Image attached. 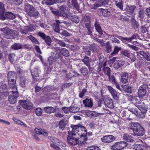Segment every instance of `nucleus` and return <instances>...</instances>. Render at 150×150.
<instances>
[{"label":"nucleus","mask_w":150,"mask_h":150,"mask_svg":"<svg viewBox=\"0 0 150 150\" xmlns=\"http://www.w3.org/2000/svg\"><path fill=\"white\" fill-rule=\"evenodd\" d=\"M56 42L61 47H65L66 46L65 43L61 40L57 39Z\"/></svg>","instance_id":"60"},{"label":"nucleus","mask_w":150,"mask_h":150,"mask_svg":"<svg viewBox=\"0 0 150 150\" xmlns=\"http://www.w3.org/2000/svg\"><path fill=\"white\" fill-rule=\"evenodd\" d=\"M68 135L67 138V142L70 145L73 146L77 144H79L80 143L78 142V137H76V133H74L69 131L68 132Z\"/></svg>","instance_id":"4"},{"label":"nucleus","mask_w":150,"mask_h":150,"mask_svg":"<svg viewBox=\"0 0 150 150\" xmlns=\"http://www.w3.org/2000/svg\"><path fill=\"white\" fill-rule=\"evenodd\" d=\"M56 50H58L62 54L63 56L67 57L69 55V52L68 50L64 48H62L61 49L60 47H57L56 48Z\"/></svg>","instance_id":"19"},{"label":"nucleus","mask_w":150,"mask_h":150,"mask_svg":"<svg viewBox=\"0 0 150 150\" xmlns=\"http://www.w3.org/2000/svg\"><path fill=\"white\" fill-rule=\"evenodd\" d=\"M83 134L84 133H83V134L81 133V137L79 139L78 137V142H79V143L81 142L80 144H83L86 140V137Z\"/></svg>","instance_id":"36"},{"label":"nucleus","mask_w":150,"mask_h":150,"mask_svg":"<svg viewBox=\"0 0 150 150\" xmlns=\"http://www.w3.org/2000/svg\"><path fill=\"white\" fill-rule=\"evenodd\" d=\"M79 125H71V127L72 128V130L71 131H70V132H72L73 133H76V132H80V130L79 129Z\"/></svg>","instance_id":"41"},{"label":"nucleus","mask_w":150,"mask_h":150,"mask_svg":"<svg viewBox=\"0 0 150 150\" xmlns=\"http://www.w3.org/2000/svg\"><path fill=\"white\" fill-rule=\"evenodd\" d=\"M1 86L2 89L3 90V93H4L5 95H6L7 93H8V92H9L7 89L6 85L5 84H2Z\"/></svg>","instance_id":"54"},{"label":"nucleus","mask_w":150,"mask_h":150,"mask_svg":"<svg viewBox=\"0 0 150 150\" xmlns=\"http://www.w3.org/2000/svg\"><path fill=\"white\" fill-rule=\"evenodd\" d=\"M95 29L101 35H103V31L101 29L100 25L99 23L96 21L94 24Z\"/></svg>","instance_id":"26"},{"label":"nucleus","mask_w":150,"mask_h":150,"mask_svg":"<svg viewBox=\"0 0 150 150\" xmlns=\"http://www.w3.org/2000/svg\"><path fill=\"white\" fill-rule=\"evenodd\" d=\"M8 82L9 87L12 89H13V91H17V89L16 86V80L13 79L11 80L10 79H8Z\"/></svg>","instance_id":"14"},{"label":"nucleus","mask_w":150,"mask_h":150,"mask_svg":"<svg viewBox=\"0 0 150 150\" xmlns=\"http://www.w3.org/2000/svg\"><path fill=\"white\" fill-rule=\"evenodd\" d=\"M55 2V0H45L44 3L47 5H51L54 4Z\"/></svg>","instance_id":"56"},{"label":"nucleus","mask_w":150,"mask_h":150,"mask_svg":"<svg viewBox=\"0 0 150 150\" xmlns=\"http://www.w3.org/2000/svg\"><path fill=\"white\" fill-rule=\"evenodd\" d=\"M122 88L126 92L131 93L132 92L131 86L129 85H122Z\"/></svg>","instance_id":"37"},{"label":"nucleus","mask_w":150,"mask_h":150,"mask_svg":"<svg viewBox=\"0 0 150 150\" xmlns=\"http://www.w3.org/2000/svg\"><path fill=\"white\" fill-rule=\"evenodd\" d=\"M127 143L124 142H117L111 146V149L113 150H120L127 146Z\"/></svg>","instance_id":"8"},{"label":"nucleus","mask_w":150,"mask_h":150,"mask_svg":"<svg viewBox=\"0 0 150 150\" xmlns=\"http://www.w3.org/2000/svg\"><path fill=\"white\" fill-rule=\"evenodd\" d=\"M89 47L93 53L96 52H97L98 47L95 44H92Z\"/></svg>","instance_id":"42"},{"label":"nucleus","mask_w":150,"mask_h":150,"mask_svg":"<svg viewBox=\"0 0 150 150\" xmlns=\"http://www.w3.org/2000/svg\"><path fill=\"white\" fill-rule=\"evenodd\" d=\"M136 6H128L127 7V12L129 14H132L136 8Z\"/></svg>","instance_id":"33"},{"label":"nucleus","mask_w":150,"mask_h":150,"mask_svg":"<svg viewBox=\"0 0 150 150\" xmlns=\"http://www.w3.org/2000/svg\"><path fill=\"white\" fill-rule=\"evenodd\" d=\"M62 23L59 20H56L53 25V29L54 31L58 33L60 31L59 26Z\"/></svg>","instance_id":"18"},{"label":"nucleus","mask_w":150,"mask_h":150,"mask_svg":"<svg viewBox=\"0 0 150 150\" xmlns=\"http://www.w3.org/2000/svg\"><path fill=\"white\" fill-rule=\"evenodd\" d=\"M44 40H45V42L48 45L50 46L51 45V43L52 42V40L50 37L47 36Z\"/></svg>","instance_id":"51"},{"label":"nucleus","mask_w":150,"mask_h":150,"mask_svg":"<svg viewBox=\"0 0 150 150\" xmlns=\"http://www.w3.org/2000/svg\"><path fill=\"white\" fill-rule=\"evenodd\" d=\"M8 80L10 79L11 80L15 79L16 80L17 76L15 72L14 71H10L8 72L7 74Z\"/></svg>","instance_id":"21"},{"label":"nucleus","mask_w":150,"mask_h":150,"mask_svg":"<svg viewBox=\"0 0 150 150\" xmlns=\"http://www.w3.org/2000/svg\"><path fill=\"white\" fill-rule=\"evenodd\" d=\"M80 108L78 107L71 106L69 108V111L71 113H76L78 112Z\"/></svg>","instance_id":"39"},{"label":"nucleus","mask_w":150,"mask_h":150,"mask_svg":"<svg viewBox=\"0 0 150 150\" xmlns=\"http://www.w3.org/2000/svg\"><path fill=\"white\" fill-rule=\"evenodd\" d=\"M121 50L120 47H118L117 46L115 47L113 51L111 53L112 55L114 54H116L118 53L119 51Z\"/></svg>","instance_id":"57"},{"label":"nucleus","mask_w":150,"mask_h":150,"mask_svg":"<svg viewBox=\"0 0 150 150\" xmlns=\"http://www.w3.org/2000/svg\"><path fill=\"white\" fill-rule=\"evenodd\" d=\"M0 30L3 32L4 37L6 38L12 39L19 35L18 32L15 30L10 29L7 27L1 28Z\"/></svg>","instance_id":"1"},{"label":"nucleus","mask_w":150,"mask_h":150,"mask_svg":"<svg viewBox=\"0 0 150 150\" xmlns=\"http://www.w3.org/2000/svg\"><path fill=\"white\" fill-rule=\"evenodd\" d=\"M125 63V61L120 60L115 63L114 65V67L117 69H119L122 67Z\"/></svg>","instance_id":"35"},{"label":"nucleus","mask_w":150,"mask_h":150,"mask_svg":"<svg viewBox=\"0 0 150 150\" xmlns=\"http://www.w3.org/2000/svg\"><path fill=\"white\" fill-rule=\"evenodd\" d=\"M98 147L96 146H88L86 148V150H97Z\"/></svg>","instance_id":"64"},{"label":"nucleus","mask_w":150,"mask_h":150,"mask_svg":"<svg viewBox=\"0 0 150 150\" xmlns=\"http://www.w3.org/2000/svg\"><path fill=\"white\" fill-rule=\"evenodd\" d=\"M115 4L116 6L121 10H122L123 2L122 0H119V1H115Z\"/></svg>","instance_id":"43"},{"label":"nucleus","mask_w":150,"mask_h":150,"mask_svg":"<svg viewBox=\"0 0 150 150\" xmlns=\"http://www.w3.org/2000/svg\"><path fill=\"white\" fill-rule=\"evenodd\" d=\"M105 51L108 53H110L112 50V46L109 41H108L105 45Z\"/></svg>","instance_id":"24"},{"label":"nucleus","mask_w":150,"mask_h":150,"mask_svg":"<svg viewBox=\"0 0 150 150\" xmlns=\"http://www.w3.org/2000/svg\"><path fill=\"white\" fill-rule=\"evenodd\" d=\"M121 54L128 57H129L130 56V53L126 50H122L121 52Z\"/></svg>","instance_id":"62"},{"label":"nucleus","mask_w":150,"mask_h":150,"mask_svg":"<svg viewBox=\"0 0 150 150\" xmlns=\"http://www.w3.org/2000/svg\"><path fill=\"white\" fill-rule=\"evenodd\" d=\"M132 102L137 107L140 111H142L143 112H146L147 110V108L143 102H142L140 99H138L136 98L133 99Z\"/></svg>","instance_id":"5"},{"label":"nucleus","mask_w":150,"mask_h":150,"mask_svg":"<svg viewBox=\"0 0 150 150\" xmlns=\"http://www.w3.org/2000/svg\"><path fill=\"white\" fill-rule=\"evenodd\" d=\"M83 49L84 52L86 53V54L90 56L91 55V52L90 48L88 47H83Z\"/></svg>","instance_id":"49"},{"label":"nucleus","mask_w":150,"mask_h":150,"mask_svg":"<svg viewBox=\"0 0 150 150\" xmlns=\"http://www.w3.org/2000/svg\"><path fill=\"white\" fill-rule=\"evenodd\" d=\"M83 20L85 23V25H91V18L89 16L85 15L84 16Z\"/></svg>","instance_id":"40"},{"label":"nucleus","mask_w":150,"mask_h":150,"mask_svg":"<svg viewBox=\"0 0 150 150\" xmlns=\"http://www.w3.org/2000/svg\"><path fill=\"white\" fill-rule=\"evenodd\" d=\"M11 48L14 50H20L23 48V45L19 43H15L11 46Z\"/></svg>","instance_id":"25"},{"label":"nucleus","mask_w":150,"mask_h":150,"mask_svg":"<svg viewBox=\"0 0 150 150\" xmlns=\"http://www.w3.org/2000/svg\"><path fill=\"white\" fill-rule=\"evenodd\" d=\"M61 56L59 53H57L56 54H55L54 57L52 56H51L48 57V59L49 61V64H50L52 63V60H54V59H59L60 58Z\"/></svg>","instance_id":"30"},{"label":"nucleus","mask_w":150,"mask_h":150,"mask_svg":"<svg viewBox=\"0 0 150 150\" xmlns=\"http://www.w3.org/2000/svg\"><path fill=\"white\" fill-rule=\"evenodd\" d=\"M82 61L86 65H89V64H90V58L87 56H85L84 58L82 59Z\"/></svg>","instance_id":"47"},{"label":"nucleus","mask_w":150,"mask_h":150,"mask_svg":"<svg viewBox=\"0 0 150 150\" xmlns=\"http://www.w3.org/2000/svg\"><path fill=\"white\" fill-rule=\"evenodd\" d=\"M58 125L59 128L63 130L66 125V122L64 120H61L59 121Z\"/></svg>","instance_id":"45"},{"label":"nucleus","mask_w":150,"mask_h":150,"mask_svg":"<svg viewBox=\"0 0 150 150\" xmlns=\"http://www.w3.org/2000/svg\"><path fill=\"white\" fill-rule=\"evenodd\" d=\"M104 102L105 105L108 108H113V102L111 99L106 98L104 99Z\"/></svg>","instance_id":"17"},{"label":"nucleus","mask_w":150,"mask_h":150,"mask_svg":"<svg viewBox=\"0 0 150 150\" xmlns=\"http://www.w3.org/2000/svg\"><path fill=\"white\" fill-rule=\"evenodd\" d=\"M66 18L76 23H78L79 21V18L78 16L74 15L70 13L69 14Z\"/></svg>","instance_id":"12"},{"label":"nucleus","mask_w":150,"mask_h":150,"mask_svg":"<svg viewBox=\"0 0 150 150\" xmlns=\"http://www.w3.org/2000/svg\"><path fill=\"white\" fill-rule=\"evenodd\" d=\"M115 140V138L112 135L105 136L101 138V140L102 142L110 143Z\"/></svg>","instance_id":"10"},{"label":"nucleus","mask_w":150,"mask_h":150,"mask_svg":"<svg viewBox=\"0 0 150 150\" xmlns=\"http://www.w3.org/2000/svg\"><path fill=\"white\" fill-rule=\"evenodd\" d=\"M108 89L114 98L115 100H117L119 98L117 96V92L112 87L110 86H108Z\"/></svg>","instance_id":"15"},{"label":"nucleus","mask_w":150,"mask_h":150,"mask_svg":"<svg viewBox=\"0 0 150 150\" xmlns=\"http://www.w3.org/2000/svg\"><path fill=\"white\" fill-rule=\"evenodd\" d=\"M123 139L127 142H134V139L131 135L129 136L127 134H124L123 136Z\"/></svg>","instance_id":"28"},{"label":"nucleus","mask_w":150,"mask_h":150,"mask_svg":"<svg viewBox=\"0 0 150 150\" xmlns=\"http://www.w3.org/2000/svg\"><path fill=\"white\" fill-rule=\"evenodd\" d=\"M100 11L102 13L104 17L109 16L111 14L110 12L108 11L107 9H103L100 8L99 9Z\"/></svg>","instance_id":"34"},{"label":"nucleus","mask_w":150,"mask_h":150,"mask_svg":"<svg viewBox=\"0 0 150 150\" xmlns=\"http://www.w3.org/2000/svg\"><path fill=\"white\" fill-rule=\"evenodd\" d=\"M25 9L28 15L31 17L36 19L40 16L39 12L32 5H25Z\"/></svg>","instance_id":"2"},{"label":"nucleus","mask_w":150,"mask_h":150,"mask_svg":"<svg viewBox=\"0 0 150 150\" xmlns=\"http://www.w3.org/2000/svg\"><path fill=\"white\" fill-rule=\"evenodd\" d=\"M20 85L23 88L25 87L26 84L27 83L26 79L24 77H21L20 78Z\"/></svg>","instance_id":"38"},{"label":"nucleus","mask_w":150,"mask_h":150,"mask_svg":"<svg viewBox=\"0 0 150 150\" xmlns=\"http://www.w3.org/2000/svg\"><path fill=\"white\" fill-rule=\"evenodd\" d=\"M28 29V28L27 26H24L23 28H20L19 31L22 34H26L29 32Z\"/></svg>","instance_id":"46"},{"label":"nucleus","mask_w":150,"mask_h":150,"mask_svg":"<svg viewBox=\"0 0 150 150\" xmlns=\"http://www.w3.org/2000/svg\"><path fill=\"white\" fill-rule=\"evenodd\" d=\"M121 81L122 83H125L128 81V74L126 73H124L121 76Z\"/></svg>","instance_id":"29"},{"label":"nucleus","mask_w":150,"mask_h":150,"mask_svg":"<svg viewBox=\"0 0 150 150\" xmlns=\"http://www.w3.org/2000/svg\"><path fill=\"white\" fill-rule=\"evenodd\" d=\"M34 130L36 133L38 134H42L44 136H47L48 135L47 132H46L44 129H41V128H35Z\"/></svg>","instance_id":"20"},{"label":"nucleus","mask_w":150,"mask_h":150,"mask_svg":"<svg viewBox=\"0 0 150 150\" xmlns=\"http://www.w3.org/2000/svg\"><path fill=\"white\" fill-rule=\"evenodd\" d=\"M31 72L33 78L35 81H37L39 79V76L38 72V70L37 69H35L34 71L32 70L31 71Z\"/></svg>","instance_id":"32"},{"label":"nucleus","mask_w":150,"mask_h":150,"mask_svg":"<svg viewBox=\"0 0 150 150\" xmlns=\"http://www.w3.org/2000/svg\"><path fill=\"white\" fill-rule=\"evenodd\" d=\"M104 72L108 76H110V69L108 67H105L103 68Z\"/></svg>","instance_id":"55"},{"label":"nucleus","mask_w":150,"mask_h":150,"mask_svg":"<svg viewBox=\"0 0 150 150\" xmlns=\"http://www.w3.org/2000/svg\"><path fill=\"white\" fill-rule=\"evenodd\" d=\"M56 107V106L55 108L52 107H45L44 108V110L46 113H53L55 112L56 110H57L59 109L58 108H57Z\"/></svg>","instance_id":"16"},{"label":"nucleus","mask_w":150,"mask_h":150,"mask_svg":"<svg viewBox=\"0 0 150 150\" xmlns=\"http://www.w3.org/2000/svg\"><path fill=\"white\" fill-rule=\"evenodd\" d=\"M71 3L74 7L77 10H79L80 9V6L79 5L77 2L76 0H72Z\"/></svg>","instance_id":"48"},{"label":"nucleus","mask_w":150,"mask_h":150,"mask_svg":"<svg viewBox=\"0 0 150 150\" xmlns=\"http://www.w3.org/2000/svg\"><path fill=\"white\" fill-rule=\"evenodd\" d=\"M134 133L135 135L142 136L144 134L145 131L143 128L141 126L139 128V129L137 130Z\"/></svg>","instance_id":"22"},{"label":"nucleus","mask_w":150,"mask_h":150,"mask_svg":"<svg viewBox=\"0 0 150 150\" xmlns=\"http://www.w3.org/2000/svg\"><path fill=\"white\" fill-rule=\"evenodd\" d=\"M81 73L83 75L86 76L88 73V70L87 68L85 67H83L80 69Z\"/></svg>","instance_id":"44"},{"label":"nucleus","mask_w":150,"mask_h":150,"mask_svg":"<svg viewBox=\"0 0 150 150\" xmlns=\"http://www.w3.org/2000/svg\"><path fill=\"white\" fill-rule=\"evenodd\" d=\"M83 103L86 107L91 108L93 105L92 101L90 99H86L83 100Z\"/></svg>","instance_id":"23"},{"label":"nucleus","mask_w":150,"mask_h":150,"mask_svg":"<svg viewBox=\"0 0 150 150\" xmlns=\"http://www.w3.org/2000/svg\"><path fill=\"white\" fill-rule=\"evenodd\" d=\"M149 87L147 84H142L140 86L138 90V95L140 98H142L146 94V89Z\"/></svg>","instance_id":"7"},{"label":"nucleus","mask_w":150,"mask_h":150,"mask_svg":"<svg viewBox=\"0 0 150 150\" xmlns=\"http://www.w3.org/2000/svg\"><path fill=\"white\" fill-rule=\"evenodd\" d=\"M28 38L33 43L35 44H37L39 43L38 41L32 35H29Z\"/></svg>","instance_id":"52"},{"label":"nucleus","mask_w":150,"mask_h":150,"mask_svg":"<svg viewBox=\"0 0 150 150\" xmlns=\"http://www.w3.org/2000/svg\"><path fill=\"white\" fill-rule=\"evenodd\" d=\"M15 54L13 53L10 54L8 56V59L9 61L11 63H12L14 61V58Z\"/></svg>","instance_id":"59"},{"label":"nucleus","mask_w":150,"mask_h":150,"mask_svg":"<svg viewBox=\"0 0 150 150\" xmlns=\"http://www.w3.org/2000/svg\"><path fill=\"white\" fill-rule=\"evenodd\" d=\"M116 35H108V38H110V39L112 43H115L117 44H120V40L117 38L115 37V36H116Z\"/></svg>","instance_id":"27"},{"label":"nucleus","mask_w":150,"mask_h":150,"mask_svg":"<svg viewBox=\"0 0 150 150\" xmlns=\"http://www.w3.org/2000/svg\"><path fill=\"white\" fill-rule=\"evenodd\" d=\"M131 23L132 27L133 29L136 30L139 28V24L135 19L134 16H132V17Z\"/></svg>","instance_id":"13"},{"label":"nucleus","mask_w":150,"mask_h":150,"mask_svg":"<svg viewBox=\"0 0 150 150\" xmlns=\"http://www.w3.org/2000/svg\"><path fill=\"white\" fill-rule=\"evenodd\" d=\"M8 96V101L11 104L15 103L17 101V98L18 97V92L17 91H10L6 95Z\"/></svg>","instance_id":"6"},{"label":"nucleus","mask_w":150,"mask_h":150,"mask_svg":"<svg viewBox=\"0 0 150 150\" xmlns=\"http://www.w3.org/2000/svg\"><path fill=\"white\" fill-rule=\"evenodd\" d=\"M133 148L136 150H144V146L141 145H136L133 146Z\"/></svg>","instance_id":"53"},{"label":"nucleus","mask_w":150,"mask_h":150,"mask_svg":"<svg viewBox=\"0 0 150 150\" xmlns=\"http://www.w3.org/2000/svg\"><path fill=\"white\" fill-rule=\"evenodd\" d=\"M128 126L129 129H132L134 132L141 127L138 123L134 122L130 123L128 125Z\"/></svg>","instance_id":"11"},{"label":"nucleus","mask_w":150,"mask_h":150,"mask_svg":"<svg viewBox=\"0 0 150 150\" xmlns=\"http://www.w3.org/2000/svg\"><path fill=\"white\" fill-rule=\"evenodd\" d=\"M5 16L6 18L10 19H14L16 17L15 15L10 12H7L5 13Z\"/></svg>","instance_id":"31"},{"label":"nucleus","mask_w":150,"mask_h":150,"mask_svg":"<svg viewBox=\"0 0 150 150\" xmlns=\"http://www.w3.org/2000/svg\"><path fill=\"white\" fill-rule=\"evenodd\" d=\"M67 7L65 5H62L60 6L59 10H52V13L54 15L62 16L66 18L70 13L67 10Z\"/></svg>","instance_id":"3"},{"label":"nucleus","mask_w":150,"mask_h":150,"mask_svg":"<svg viewBox=\"0 0 150 150\" xmlns=\"http://www.w3.org/2000/svg\"><path fill=\"white\" fill-rule=\"evenodd\" d=\"M19 103L20 105L22 107L28 110L32 108L33 105L31 103H29L28 101H27L21 100L19 101Z\"/></svg>","instance_id":"9"},{"label":"nucleus","mask_w":150,"mask_h":150,"mask_svg":"<svg viewBox=\"0 0 150 150\" xmlns=\"http://www.w3.org/2000/svg\"><path fill=\"white\" fill-rule=\"evenodd\" d=\"M116 37L118 38L120 40H121L123 42L125 41H127L129 42H131L129 38H127L126 37H124L118 35H116Z\"/></svg>","instance_id":"50"},{"label":"nucleus","mask_w":150,"mask_h":150,"mask_svg":"<svg viewBox=\"0 0 150 150\" xmlns=\"http://www.w3.org/2000/svg\"><path fill=\"white\" fill-rule=\"evenodd\" d=\"M42 110L40 108H37L35 111L36 115L38 116H40L42 113Z\"/></svg>","instance_id":"58"},{"label":"nucleus","mask_w":150,"mask_h":150,"mask_svg":"<svg viewBox=\"0 0 150 150\" xmlns=\"http://www.w3.org/2000/svg\"><path fill=\"white\" fill-rule=\"evenodd\" d=\"M144 11L143 10H140L138 12V17L141 19L143 18L144 17Z\"/></svg>","instance_id":"63"},{"label":"nucleus","mask_w":150,"mask_h":150,"mask_svg":"<svg viewBox=\"0 0 150 150\" xmlns=\"http://www.w3.org/2000/svg\"><path fill=\"white\" fill-rule=\"evenodd\" d=\"M85 26L87 29V34L89 35H91L92 33L91 30L92 29V28L91 27V25Z\"/></svg>","instance_id":"61"}]
</instances>
